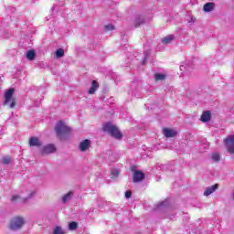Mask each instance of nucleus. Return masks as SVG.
Segmentation results:
<instances>
[{
	"label": "nucleus",
	"mask_w": 234,
	"mask_h": 234,
	"mask_svg": "<svg viewBox=\"0 0 234 234\" xmlns=\"http://www.w3.org/2000/svg\"><path fill=\"white\" fill-rule=\"evenodd\" d=\"M55 132L57 137L59 138V140H67V137L70 135V128L63 123L62 121L57 122V125L55 126Z\"/></svg>",
	"instance_id": "nucleus-1"
},
{
	"label": "nucleus",
	"mask_w": 234,
	"mask_h": 234,
	"mask_svg": "<svg viewBox=\"0 0 234 234\" xmlns=\"http://www.w3.org/2000/svg\"><path fill=\"white\" fill-rule=\"evenodd\" d=\"M14 88H11L7 90L5 93V100H4V105H7L9 109H15L16 105L17 104V101L16 98H14Z\"/></svg>",
	"instance_id": "nucleus-2"
},
{
	"label": "nucleus",
	"mask_w": 234,
	"mask_h": 234,
	"mask_svg": "<svg viewBox=\"0 0 234 234\" xmlns=\"http://www.w3.org/2000/svg\"><path fill=\"white\" fill-rule=\"evenodd\" d=\"M14 88H11L7 90L5 93V100H4V105H7L9 109H15L16 105L17 104V101L16 98H14Z\"/></svg>",
	"instance_id": "nucleus-3"
},
{
	"label": "nucleus",
	"mask_w": 234,
	"mask_h": 234,
	"mask_svg": "<svg viewBox=\"0 0 234 234\" xmlns=\"http://www.w3.org/2000/svg\"><path fill=\"white\" fill-rule=\"evenodd\" d=\"M103 131L109 133L111 136L116 138V140H122V137L123 136L122 133H120V130H118V128L112 125V123L111 122H107L104 124Z\"/></svg>",
	"instance_id": "nucleus-4"
},
{
	"label": "nucleus",
	"mask_w": 234,
	"mask_h": 234,
	"mask_svg": "<svg viewBox=\"0 0 234 234\" xmlns=\"http://www.w3.org/2000/svg\"><path fill=\"white\" fill-rule=\"evenodd\" d=\"M23 224H25V218L22 217H16L11 220L9 228L13 231H17V229H21V228H23Z\"/></svg>",
	"instance_id": "nucleus-5"
},
{
	"label": "nucleus",
	"mask_w": 234,
	"mask_h": 234,
	"mask_svg": "<svg viewBox=\"0 0 234 234\" xmlns=\"http://www.w3.org/2000/svg\"><path fill=\"white\" fill-rule=\"evenodd\" d=\"M36 196V190H31L27 192V196H13L12 200L13 202H17L19 198H22L24 202H27V200H29V198H32Z\"/></svg>",
	"instance_id": "nucleus-6"
},
{
	"label": "nucleus",
	"mask_w": 234,
	"mask_h": 234,
	"mask_svg": "<svg viewBox=\"0 0 234 234\" xmlns=\"http://www.w3.org/2000/svg\"><path fill=\"white\" fill-rule=\"evenodd\" d=\"M225 145L229 153H230V154H234V135H229L225 139Z\"/></svg>",
	"instance_id": "nucleus-7"
},
{
	"label": "nucleus",
	"mask_w": 234,
	"mask_h": 234,
	"mask_svg": "<svg viewBox=\"0 0 234 234\" xmlns=\"http://www.w3.org/2000/svg\"><path fill=\"white\" fill-rule=\"evenodd\" d=\"M90 148V140L89 139L83 140L82 142H80L79 145V149L80 151H81V153H85L86 151H89Z\"/></svg>",
	"instance_id": "nucleus-8"
},
{
	"label": "nucleus",
	"mask_w": 234,
	"mask_h": 234,
	"mask_svg": "<svg viewBox=\"0 0 234 234\" xmlns=\"http://www.w3.org/2000/svg\"><path fill=\"white\" fill-rule=\"evenodd\" d=\"M56 153V146L54 144H47L42 148V154H50Z\"/></svg>",
	"instance_id": "nucleus-9"
},
{
	"label": "nucleus",
	"mask_w": 234,
	"mask_h": 234,
	"mask_svg": "<svg viewBox=\"0 0 234 234\" xmlns=\"http://www.w3.org/2000/svg\"><path fill=\"white\" fill-rule=\"evenodd\" d=\"M29 145L30 147H41L43 145V143L39 141V138L37 137H31L29 139Z\"/></svg>",
	"instance_id": "nucleus-10"
},
{
	"label": "nucleus",
	"mask_w": 234,
	"mask_h": 234,
	"mask_svg": "<svg viewBox=\"0 0 234 234\" xmlns=\"http://www.w3.org/2000/svg\"><path fill=\"white\" fill-rule=\"evenodd\" d=\"M217 189H218V184L207 187L204 192L205 197H209V195H212V193H215Z\"/></svg>",
	"instance_id": "nucleus-11"
},
{
	"label": "nucleus",
	"mask_w": 234,
	"mask_h": 234,
	"mask_svg": "<svg viewBox=\"0 0 234 234\" xmlns=\"http://www.w3.org/2000/svg\"><path fill=\"white\" fill-rule=\"evenodd\" d=\"M144 23H145V17H144V16L137 15L135 16V19H134V22H133V25L135 27H140V25H144Z\"/></svg>",
	"instance_id": "nucleus-12"
},
{
	"label": "nucleus",
	"mask_w": 234,
	"mask_h": 234,
	"mask_svg": "<svg viewBox=\"0 0 234 234\" xmlns=\"http://www.w3.org/2000/svg\"><path fill=\"white\" fill-rule=\"evenodd\" d=\"M145 178V175H144V173L140 172V171H136L133 174V182H142V180H144Z\"/></svg>",
	"instance_id": "nucleus-13"
},
{
	"label": "nucleus",
	"mask_w": 234,
	"mask_h": 234,
	"mask_svg": "<svg viewBox=\"0 0 234 234\" xmlns=\"http://www.w3.org/2000/svg\"><path fill=\"white\" fill-rule=\"evenodd\" d=\"M201 122L204 123H207L211 120V112L209 111H206L201 115Z\"/></svg>",
	"instance_id": "nucleus-14"
},
{
	"label": "nucleus",
	"mask_w": 234,
	"mask_h": 234,
	"mask_svg": "<svg viewBox=\"0 0 234 234\" xmlns=\"http://www.w3.org/2000/svg\"><path fill=\"white\" fill-rule=\"evenodd\" d=\"M164 134L166 138H174V136H176V132L169 128H165Z\"/></svg>",
	"instance_id": "nucleus-15"
},
{
	"label": "nucleus",
	"mask_w": 234,
	"mask_h": 234,
	"mask_svg": "<svg viewBox=\"0 0 234 234\" xmlns=\"http://www.w3.org/2000/svg\"><path fill=\"white\" fill-rule=\"evenodd\" d=\"M99 87H100V85L98 84V81L92 80L91 86H90V90H88V93L94 94V92H96L98 90Z\"/></svg>",
	"instance_id": "nucleus-16"
},
{
	"label": "nucleus",
	"mask_w": 234,
	"mask_h": 234,
	"mask_svg": "<svg viewBox=\"0 0 234 234\" xmlns=\"http://www.w3.org/2000/svg\"><path fill=\"white\" fill-rule=\"evenodd\" d=\"M215 9V3L209 2L204 5L203 10L204 12H212Z\"/></svg>",
	"instance_id": "nucleus-17"
},
{
	"label": "nucleus",
	"mask_w": 234,
	"mask_h": 234,
	"mask_svg": "<svg viewBox=\"0 0 234 234\" xmlns=\"http://www.w3.org/2000/svg\"><path fill=\"white\" fill-rule=\"evenodd\" d=\"M74 193L69 192L68 194L64 195L62 197V204H67V202H69L73 197Z\"/></svg>",
	"instance_id": "nucleus-18"
},
{
	"label": "nucleus",
	"mask_w": 234,
	"mask_h": 234,
	"mask_svg": "<svg viewBox=\"0 0 234 234\" xmlns=\"http://www.w3.org/2000/svg\"><path fill=\"white\" fill-rule=\"evenodd\" d=\"M173 39H175V36L173 35H168L166 37H165L163 39H162V43L164 45H169V43H171V41H173Z\"/></svg>",
	"instance_id": "nucleus-19"
},
{
	"label": "nucleus",
	"mask_w": 234,
	"mask_h": 234,
	"mask_svg": "<svg viewBox=\"0 0 234 234\" xmlns=\"http://www.w3.org/2000/svg\"><path fill=\"white\" fill-rule=\"evenodd\" d=\"M27 58L29 59V61H34V59L36 58V51H34L33 49L28 50L27 52Z\"/></svg>",
	"instance_id": "nucleus-20"
},
{
	"label": "nucleus",
	"mask_w": 234,
	"mask_h": 234,
	"mask_svg": "<svg viewBox=\"0 0 234 234\" xmlns=\"http://www.w3.org/2000/svg\"><path fill=\"white\" fill-rule=\"evenodd\" d=\"M167 206H169V200L165 199L156 206V209H161V207H167Z\"/></svg>",
	"instance_id": "nucleus-21"
},
{
	"label": "nucleus",
	"mask_w": 234,
	"mask_h": 234,
	"mask_svg": "<svg viewBox=\"0 0 234 234\" xmlns=\"http://www.w3.org/2000/svg\"><path fill=\"white\" fill-rule=\"evenodd\" d=\"M149 56H151V51L150 50H145L144 53V59H143V65H145L147 63V59L149 58Z\"/></svg>",
	"instance_id": "nucleus-22"
},
{
	"label": "nucleus",
	"mask_w": 234,
	"mask_h": 234,
	"mask_svg": "<svg viewBox=\"0 0 234 234\" xmlns=\"http://www.w3.org/2000/svg\"><path fill=\"white\" fill-rule=\"evenodd\" d=\"M154 80L155 81H163V80H165V74L156 73L154 75Z\"/></svg>",
	"instance_id": "nucleus-23"
},
{
	"label": "nucleus",
	"mask_w": 234,
	"mask_h": 234,
	"mask_svg": "<svg viewBox=\"0 0 234 234\" xmlns=\"http://www.w3.org/2000/svg\"><path fill=\"white\" fill-rule=\"evenodd\" d=\"M65 56V50L63 48H58L56 51V58H63Z\"/></svg>",
	"instance_id": "nucleus-24"
},
{
	"label": "nucleus",
	"mask_w": 234,
	"mask_h": 234,
	"mask_svg": "<svg viewBox=\"0 0 234 234\" xmlns=\"http://www.w3.org/2000/svg\"><path fill=\"white\" fill-rule=\"evenodd\" d=\"M211 158L213 162H220V154H218V153H213Z\"/></svg>",
	"instance_id": "nucleus-25"
},
{
	"label": "nucleus",
	"mask_w": 234,
	"mask_h": 234,
	"mask_svg": "<svg viewBox=\"0 0 234 234\" xmlns=\"http://www.w3.org/2000/svg\"><path fill=\"white\" fill-rule=\"evenodd\" d=\"M10 162H12V157L10 156H5L3 157L2 159V163L5 165H8V164H10Z\"/></svg>",
	"instance_id": "nucleus-26"
},
{
	"label": "nucleus",
	"mask_w": 234,
	"mask_h": 234,
	"mask_svg": "<svg viewBox=\"0 0 234 234\" xmlns=\"http://www.w3.org/2000/svg\"><path fill=\"white\" fill-rule=\"evenodd\" d=\"M69 228L71 231H74V229H78V223L73 221V222L69 223Z\"/></svg>",
	"instance_id": "nucleus-27"
},
{
	"label": "nucleus",
	"mask_w": 234,
	"mask_h": 234,
	"mask_svg": "<svg viewBox=\"0 0 234 234\" xmlns=\"http://www.w3.org/2000/svg\"><path fill=\"white\" fill-rule=\"evenodd\" d=\"M118 175H120V172L116 169H113L112 171L111 176H112V178H118Z\"/></svg>",
	"instance_id": "nucleus-28"
},
{
	"label": "nucleus",
	"mask_w": 234,
	"mask_h": 234,
	"mask_svg": "<svg viewBox=\"0 0 234 234\" xmlns=\"http://www.w3.org/2000/svg\"><path fill=\"white\" fill-rule=\"evenodd\" d=\"M105 30L107 32L111 31V30H114V26H112V24H109L105 26Z\"/></svg>",
	"instance_id": "nucleus-29"
},
{
	"label": "nucleus",
	"mask_w": 234,
	"mask_h": 234,
	"mask_svg": "<svg viewBox=\"0 0 234 234\" xmlns=\"http://www.w3.org/2000/svg\"><path fill=\"white\" fill-rule=\"evenodd\" d=\"M180 70H189V66L188 65H186V66L182 65V66H180Z\"/></svg>",
	"instance_id": "nucleus-30"
},
{
	"label": "nucleus",
	"mask_w": 234,
	"mask_h": 234,
	"mask_svg": "<svg viewBox=\"0 0 234 234\" xmlns=\"http://www.w3.org/2000/svg\"><path fill=\"white\" fill-rule=\"evenodd\" d=\"M131 195H132L131 191H126V192H125V197H126L127 198H131Z\"/></svg>",
	"instance_id": "nucleus-31"
},
{
	"label": "nucleus",
	"mask_w": 234,
	"mask_h": 234,
	"mask_svg": "<svg viewBox=\"0 0 234 234\" xmlns=\"http://www.w3.org/2000/svg\"><path fill=\"white\" fill-rule=\"evenodd\" d=\"M175 218V215H169L168 216V218Z\"/></svg>",
	"instance_id": "nucleus-32"
}]
</instances>
